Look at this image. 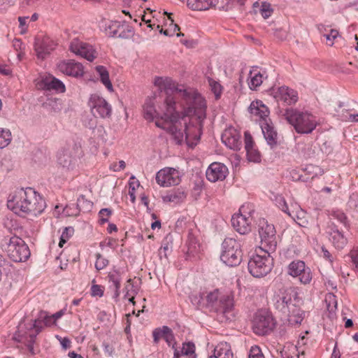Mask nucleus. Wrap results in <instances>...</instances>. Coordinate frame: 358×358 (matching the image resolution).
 Here are the masks:
<instances>
[{
    "label": "nucleus",
    "mask_w": 358,
    "mask_h": 358,
    "mask_svg": "<svg viewBox=\"0 0 358 358\" xmlns=\"http://www.w3.org/2000/svg\"><path fill=\"white\" fill-rule=\"evenodd\" d=\"M293 296H296V291L289 288L285 289L281 295H278L279 299L282 301L285 306H287V304H290L291 299H292Z\"/></svg>",
    "instance_id": "nucleus-42"
},
{
    "label": "nucleus",
    "mask_w": 358,
    "mask_h": 358,
    "mask_svg": "<svg viewBox=\"0 0 358 358\" xmlns=\"http://www.w3.org/2000/svg\"><path fill=\"white\" fill-rule=\"evenodd\" d=\"M73 232L74 229L73 227H65L62 234L59 245L62 247L63 244L69 240V238L73 235Z\"/></svg>",
    "instance_id": "nucleus-46"
},
{
    "label": "nucleus",
    "mask_w": 358,
    "mask_h": 358,
    "mask_svg": "<svg viewBox=\"0 0 358 358\" xmlns=\"http://www.w3.org/2000/svg\"><path fill=\"white\" fill-rule=\"evenodd\" d=\"M186 197L187 193L183 189H177L166 195L164 198V200L174 203H179L184 201Z\"/></svg>",
    "instance_id": "nucleus-35"
},
{
    "label": "nucleus",
    "mask_w": 358,
    "mask_h": 358,
    "mask_svg": "<svg viewBox=\"0 0 358 358\" xmlns=\"http://www.w3.org/2000/svg\"><path fill=\"white\" fill-rule=\"evenodd\" d=\"M338 36V31L335 29H331L329 34L325 35L327 41H331L329 45H332L334 44L332 40L335 39Z\"/></svg>",
    "instance_id": "nucleus-60"
},
{
    "label": "nucleus",
    "mask_w": 358,
    "mask_h": 358,
    "mask_svg": "<svg viewBox=\"0 0 358 358\" xmlns=\"http://www.w3.org/2000/svg\"><path fill=\"white\" fill-rule=\"evenodd\" d=\"M96 258L95 268L96 270H102L108 264V260L104 258L101 254L97 253Z\"/></svg>",
    "instance_id": "nucleus-49"
},
{
    "label": "nucleus",
    "mask_w": 358,
    "mask_h": 358,
    "mask_svg": "<svg viewBox=\"0 0 358 358\" xmlns=\"http://www.w3.org/2000/svg\"><path fill=\"white\" fill-rule=\"evenodd\" d=\"M245 149L246 150L247 157L250 162H259L261 155L259 152L254 148V141L251 134L248 131L245 132Z\"/></svg>",
    "instance_id": "nucleus-24"
},
{
    "label": "nucleus",
    "mask_w": 358,
    "mask_h": 358,
    "mask_svg": "<svg viewBox=\"0 0 358 358\" xmlns=\"http://www.w3.org/2000/svg\"><path fill=\"white\" fill-rule=\"evenodd\" d=\"M194 101L197 104V110L189 107L185 108L181 115L176 110L166 114L168 110L166 108L161 119L155 121L156 126L171 133L178 144L185 141L192 147L200 140L206 115H204L203 101L198 97Z\"/></svg>",
    "instance_id": "nucleus-1"
},
{
    "label": "nucleus",
    "mask_w": 358,
    "mask_h": 358,
    "mask_svg": "<svg viewBox=\"0 0 358 358\" xmlns=\"http://www.w3.org/2000/svg\"><path fill=\"white\" fill-rule=\"evenodd\" d=\"M164 338L169 346H171L174 350L177 349L176 348V342L173 331L167 326H164Z\"/></svg>",
    "instance_id": "nucleus-40"
},
{
    "label": "nucleus",
    "mask_w": 358,
    "mask_h": 358,
    "mask_svg": "<svg viewBox=\"0 0 358 358\" xmlns=\"http://www.w3.org/2000/svg\"><path fill=\"white\" fill-rule=\"evenodd\" d=\"M91 294L93 296H102L103 295L102 287L99 285H93L91 287Z\"/></svg>",
    "instance_id": "nucleus-56"
},
{
    "label": "nucleus",
    "mask_w": 358,
    "mask_h": 358,
    "mask_svg": "<svg viewBox=\"0 0 358 358\" xmlns=\"http://www.w3.org/2000/svg\"><path fill=\"white\" fill-rule=\"evenodd\" d=\"M172 25L173 26V32H171L168 29L164 30L163 29H160V33L163 34L165 36H172L176 32V30L177 31L180 30V27H179V26L178 24H172Z\"/></svg>",
    "instance_id": "nucleus-64"
},
{
    "label": "nucleus",
    "mask_w": 358,
    "mask_h": 358,
    "mask_svg": "<svg viewBox=\"0 0 358 358\" xmlns=\"http://www.w3.org/2000/svg\"><path fill=\"white\" fill-rule=\"evenodd\" d=\"M300 355H303L304 352H299L296 345H289L281 352L282 358H299Z\"/></svg>",
    "instance_id": "nucleus-37"
},
{
    "label": "nucleus",
    "mask_w": 358,
    "mask_h": 358,
    "mask_svg": "<svg viewBox=\"0 0 358 358\" xmlns=\"http://www.w3.org/2000/svg\"><path fill=\"white\" fill-rule=\"evenodd\" d=\"M109 282H112L114 287L120 288L121 276L120 273L115 271L108 274Z\"/></svg>",
    "instance_id": "nucleus-52"
},
{
    "label": "nucleus",
    "mask_w": 358,
    "mask_h": 358,
    "mask_svg": "<svg viewBox=\"0 0 358 358\" xmlns=\"http://www.w3.org/2000/svg\"><path fill=\"white\" fill-rule=\"evenodd\" d=\"M243 209L244 206H241L240 213L234 214L231 217L233 227L241 234H245L250 231L251 218L242 214Z\"/></svg>",
    "instance_id": "nucleus-19"
},
{
    "label": "nucleus",
    "mask_w": 358,
    "mask_h": 358,
    "mask_svg": "<svg viewBox=\"0 0 358 358\" xmlns=\"http://www.w3.org/2000/svg\"><path fill=\"white\" fill-rule=\"evenodd\" d=\"M208 83L211 91L215 96L216 99H218L220 97L222 91L221 85L213 78H208Z\"/></svg>",
    "instance_id": "nucleus-43"
},
{
    "label": "nucleus",
    "mask_w": 358,
    "mask_h": 358,
    "mask_svg": "<svg viewBox=\"0 0 358 358\" xmlns=\"http://www.w3.org/2000/svg\"><path fill=\"white\" fill-rule=\"evenodd\" d=\"M159 113L155 108L154 99L148 98L143 106V117L148 121L152 122L158 118Z\"/></svg>",
    "instance_id": "nucleus-29"
},
{
    "label": "nucleus",
    "mask_w": 358,
    "mask_h": 358,
    "mask_svg": "<svg viewBox=\"0 0 358 358\" xmlns=\"http://www.w3.org/2000/svg\"><path fill=\"white\" fill-rule=\"evenodd\" d=\"M350 257H351L352 264L355 265V268L358 271V251L357 250L351 251Z\"/></svg>",
    "instance_id": "nucleus-61"
},
{
    "label": "nucleus",
    "mask_w": 358,
    "mask_h": 358,
    "mask_svg": "<svg viewBox=\"0 0 358 358\" xmlns=\"http://www.w3.org/2000/svg\"><path fill=\"white\" fill-rule=\"evenodd\" d=\"M287 273L293 277H298L299 281L304 285L309 284L313 275L309 267L306 266L304 262L296 260L288 266Z\"/></svg>",
    "instance_id": "nucleus-14"
},
{
    "label": "nucleus",
    "mask_w": 358,
    "mask_h": 358,
    "mask_svg": "<svg viewBox=\"0 0 358 358\" xmlns=\"http://www.w3.org/2000/svg\"><path fill=\"white\" fill-rule=\"evenodd\" d=\"M248 358H265V357L261 348L255 345L250 348Z\"/></svg>",
    "instance_id": "nucleus-50"
},
{
    "label": "nucleus",
    "mask_w": 358,
    "mask_h": 358,
    "mask_svg": "<svg viewBox=\"0 0 358 358\" xmlns=\"http://www.w3.org/2000/svg\"><path fill=\"white\" fill-rule=\"evenodd\" d=\"M282 115L298 134H310L317 125L316 117L308 112L287 108Z\"/></svg>",
    "instance_id": "nucleus-4"
},
{
    "label": "nucleus",
    "mask_w": 358,
    "mask_h": 358,
    "mask_svg": "<svg viewBox=\"0 0 358 358\" xmlns=\"http://www.w3.org/2000/svg\"><path fill=\"white\" fill-rule=\"evenodd\" d=\"M103 347L105 353L107 354L109 357H112L113 355V352H114L113 347L107 343H103Z\"/></svg>",
    "instance_id": "nucleus-63"
},
{
    "label": "nucleus",
    "mask_w": 358,
    "mask_h": 358,
    "mask_svg": "<svg viewBox=\"0 0 358 358\" xmlns=\"http://www.w3.org/2000/svg\"><path fill=\"white\" fill-rule=\"evenodd\" d=\"M222 141L231 150H239L241 148V135L234 129H226L222 135Z\"/></svg>",
    "instance_id": "nucleus-20"
},
{
    "label": "nucleus",
    "mask_w": 358,
    "mask_h": 358,
    "mask_svg": "<svg viewBox=\"0 0 358 358\" xmlns=\"http://www.w3.org/2000/svg\"><path fill=\"white\" fill-rule=\"evenodd\" d=\"M275 324L271 314L266 310H260L255 313L252 322V329L256 334L263 336L272 331Z\"/></svg>",
    "instance_id": "nucleus-11"
},
{
    "label": "nucleus",
    "mask_w": 358,
    "mask_h": 358,
    "mask_svg": "<svg viewBox=\"0 0 358 358\" xmlns=\"http://www.w3.org/2000/svg\"><path fill=\"white\" fill-rule=\"evenodd\" d=\"M183 173L178 169L166 167L156 174V181L162 187L177 185L181 182Z\"/></svg>",
    "instance_id": "nucleus-12"
},
{
    "label": "nucleus",
    "mask_w": 358,
    "mask_h": 358,
    "mask_svg": "<svg viewBox=\"0 0 358 358\" xmlns=\"http://www.w3.org/2000/svg\"><path fill=\"white\" fill-rule=\"evenodd\" d=\"M93 203L87 200L83 195H80L77 199V207L80 211H89L92 208Z\"/></svg>",
    "instance_id": "nucleus-41"
},
{
    "label": "nucleus",
    "mask_w": 358,
    "mask_h": 358,
    "mask_svg": "<svg viewBox=\"0 0 358 358\" xmlns=\"http://www.w3.org/2000/svg\"><path fill=\"white\" fill-rule=\"evenodd\" d=\"M59 70L68 76L78 77L83 75V65L74 60L61 62L58 65Z\"/></svg>",
    "instance_id": "nucleus-22"
},
{
    "label": "nucleus",
    "mask_w": 358,
    "mask_h": 358,
    "mask_svg": "<svg viewBox=\"0 0 358 358\" xmlns=\"http://www.w3.org/2000/svg\"><path fill=\"white\" fill-rule=\"evenodd\" d=\"M306 312L298 306L285 315L288 318V322L292 325L300 324L305 317Z\"/></svg>",
    "instance_id": "nucleus-33"
},
{
    "label": "nucleus",
    "mask_w": 358,
    "mask_h": 358,
    "mask_svg": "<svg viewBox=\"0 0 358 358\" xmlns=\"http://www.w3.org/2000/svg\"><path fill=\"white\" fill-rule=\"evenodd\" d=\"M43 87L47 90H55L58 92H64V83L55 77H45L42 80Z\"/></svg>",
    "instance_id": "nucleus-27"
},
{
    "label": "nucleus",
    "mask_w": 358,
    "mask_h": 358,
    "mask_svg": "<svg viewBox=\"0 0 358 358\" xmlns=\"http://www.w3.org/2000/svg\"><path fill=\"white\" fill-rule=\"evenodd\" d=\"M7 253L10 259L15 262H25L30 256L29 247L21 238L14 236L10 238Z\"/></svg>",
    "instance_id": "nucleus-10"
},
{
    "label": "nucleus",
    "mask_w": 358,
    "mask_h": 358,
    "mask_svg": "<svg viewBox=\"0 0 358 358\" xmlns=\"http://www.w3.org/2000/svg\"><path fill=\"white\" fill-rule=\"evenodd\" d=\"M249 111L252 115L259 117V123L264 120H271L268 118L269 110L262 101H252L249 106Z\"/></svg>",
    "instance_id": "nucleus-25"
},
{
    "label": "nucleus",
    "mask_w": 358,
    "mask_h": 358,
    "mask_svg": "<svg viewBox=\"0 0 358 358\" xmlns=\"http://www.w3.org/2000/svg\"><path fill=\"white\" fill-rule=\"evenodd\" d=\"M259 234L261 238V248L262 250L266 253L274 252L277 246L274 226L269 224L265 220H260L259 224Z\"/></svg>",
    "instance_id": "nucleus-9"
},
{
    "label": "nucleus",
    "mask_w": 358,
    "mask_h": 358,
    "mask_svg": "<svg viewBox=\"0 0 358 358\" xmlns=\"http://www.w3.org/2000/svg\"><path fill=\"white\" fill-rule=\"evenodd\" d=\"M62 314V311H59L56 313L52 316H48L47 315L46 313H41L40 317L43 319L44 325L48 326L51 324L52 318H55L57 320L61 317Z\"/></svg>",
    "instance_id": "nucleus-53"
},
{
    "label": "nucleus",
    "mask_w": 358,
    "mask_h": 358,
    "mask_svg": "<svg viewBox=\"0 0 358 358\" xmlns=\"http://www.w3.org/2000/svg\"><path fill=\"white\" fill-rule=\"evenodd\" d=\"M250 83L249 85L250 89H256L257 87L260 86L263 82V75L256 69L250 71Z\"/></svg>",
    "instance_id": "nucleus-38"
},
{
    "label": "nucleus",
    "mask_w": 358,
    "mask_h": 358,
    "mask_svg": "<svg viewBox=\"0 0 358 358\" xmlns=\"http://www.w3.org/2000/svg\"><path fill=\"white\" fill-rule=\"evenodd\" d=\"M332 217L342 224L345 229H348L349 223L348 218L343 212L339 210L334 211L332 213Z\"/></svg>",
    "instance_id": "nucleus-44"
},
{
    "label": "nucleus",
    "mask_w": 358,
    "mask_h": 358,
    "mask_svg": "<svg viewBox=\"0 0 358 358\" xmlns=\"http://www.w3.org/2000/svg\"><path fill=\"white\" fill-rule=\"evenodd\" d=\"M112 215V210L110 208H102L99 212V223L103 224L106 222H108L109 220L110 216Z\"/></svg>",
    "instance_id": "nucleus-48"
},
{
    "label": "nucleus",
    "mask_w": 358,
    "mask_h": 358,
    "mask_svg": "<svg viewBox=\"0 0 358 358\" xmlns=\"http://www.w3.org/2000/svg\"><path fill=\"white\" fill-rule=\"evenodd\" d=\"M29 17H19L18 21L20 23V27L21 28V34H24L27 31V28L25 27L27 24V20Z\"/></svg>",
    "instance_id": "nucleus-59"
},
{
    "label": "nucleus",
    "mask_w": 358,
    "mask_h": 358,
    "mask_svg": "<svg viewBox=\"0 0 358 358\" xmlns=\"http://www.w3.org/2000/svg\"><path fill=\"white\" fill-rule=\"evenodd\" d=\"M217 0H187V6L193 10H206L216 5Z\"/></svg>",
    "instance_id": "nucleus-32"
},
{
    "label": "nucleus",
    "mask_w": 358,
    "mask_h": 358,
    "mask_svg": "<svg viewBox=\"0 0 358 358\" xmlns=\"http://www.w3.org/2000/svg\"><path fill=\"white\" fill-rule=\"evenodd\" d=\"M327 234L336 248L342 249L346 245L347 239L343 235V229H339L334 222H330L328 224Z\"/></svg>",
    "instance_id": "nucleus-17"
},
{
    "label": "nucleus",
    "mask_w": 358,
    "mask_h": 358,
    "mask_svg": "<svg viewBox=\"0 0 358 358\" xmlns=\"http://www.w3.org/2000/svg\"><path fill=\"white\" fill-rule=\"evenodd\" d=\"M195 345L192 342L184 343L181 350L175 349L173 358H196Z\"/></svg>",
    "instance_id": "nucleus-26"
},
{
    "label": "nucleus",
    "mask_w": 358,
    "mask_h": 358,
    "mask_svg": "<svg viewBox=\"0 0 358 358\" xmlns=\"http://www.w3.org/2000/svg\"><path fill=\"white\" fill-rule=\"evenodd\" d=\"M153 340L155 343H157L160 338H164V326L162 328H157L152 331Z\"/></svg>",
    "instance_id": "nucleus-57"
},
{
    "label": "nucleus",
    "mask_w": 358,
    "mask_h": 358,
    "mask_svg": "<svg viewBox=\"0 0 358 358\" xmlns=\"http://www.w3.org/2000/svg\"><path fill=\"white\" fill-rule=\"evenodd\" d=\"M260 12L264 19L269 17L273 13V9L271 8V4L267 2H263L262 3Z\"/></svg>",
    "instance_id": "nucleus-54"
},
{
    "label": "nucleus",
    "mask_w": 358,
    "mask_h": 358,
    "mask_svg": "<svg viewBox=\"0 0 358 358\" xmlns=\"http://www.w3.org/2000/svg\"><path fill=\"white\" fill-rule=\"evenodd\" d=\"M207 304L223 313L230 312L234 308V294L231 292L221 294L218 289L209 292L206 296Z\"/></svg>",
    "instance_id": "nucleus-7"
},
{
    "label": "nucleus",
    "mask_w": 358,
    "mask_h": 358,
    "mask_svg": "<svg viewBox=\"0 0 358 358\" xmlns=\"http://www.w3.org/2000/svg\"><path fill=\"white\" fill-rule=\"evenodd\" d=\"M203 299L201 294H192L190 296L191 302L196 306H199L201 303V300Z\"/></svg>",
    "instance_id": "nucleus-62"
},
{
    "label": "nucleus",
    "mask_w": 358,
    "mask_h": 358,
    "mask_svg": "<svg viewBox=\"0 0 358 358\" xmlns=\"http://www.w3.org/2000/svg\"><path fill=\"white\" fill-rule=\"evenodd\" d=\"M12 140L11 132L8 129L0 127V149L6 147Z\"/></svg>",
    "instance_id": "nucleus-39"
},
{
    "label": "nucleus",
    "mask_w": 358,
    "mask_h": 358,
    "mask_svg": "<svg viewBox=\"0 0 358 358\" xmlns=\"http://www.w3.org/2000/svg\"><path fill=\"white\" fill-rule=\"evenodd\" d=\"M275 301L274 303V306L275 309L281 312L282 314H285V313H287L288 306H285L278 296L275 298Z\"/></svg>",
    "instance_id": "nucleus-55"
},
{
    "label": "nucleus",
    "mask_w": 358,
    "mask_h": 358,
    "mask_svg": "<svg viewBox=\"0 0 358 358\" xmlns=\"http://www.w3.org/2000/svg\"><path fill=\"white\" fill-rule=\"evenodd\" d=\"M55 45V42L49 37H43V38L37 37L35 39L34 48L38 57L41 59L45 58L46 55L50 54L54 50Z\"/></svg>",
    "instance_id": "nucleus-21"
},
{
    "label": "nucleus",
    "mask_w": 358,
    "mask_h": 358,
    "mask_svg": "<svg viewBox=\"0 0 358 358\" xmlns=\"http://www.w3.org/2000/svg\"><path fill=\"white\" fill-rule=\"evenodd\" d=\"M209 358H234V355L229 344L221 343L215 348L213 355Z\"/></svg>",
    "instance_id": "nucleus-30"
},
{
    "label": "nucleus",
    "mask_w": 358,
    "mask_h": 358,
    "mask_svg": "<svg viewBox=\"0 0 358 358\" xmlns=\"http://www.w3.org/2000/svg\"><path fill=\"white\" fill-rule=\"evenodd\" d=\"M273 259L269 253L255 255L248 262V268L250 273L255 278H262L271 271Z\"/></svg>",
    "instance_id": "nucleus-8"
},
{
    "label": "nucleus",
    "mask_w": 358,
    "mask_h": 358,
    "mask_svg": "<svg viewBox=\"0 0 358 358\" xmlns=\"http://www.w3.org/2000/svg\"><path fill=\"white\" fill-rule=\"evenodd\" d=\"M243 252L240 241L226 238L222 244L221 261L229 266H236L242 261Z\"/></svg>",
    "instance_id": "nucleus-6"
},
{
    "label": "nucleus",
    "mask_w": 358,
    "mask_h": 358,
    "mask_svg": "<svg viewBox=\"0 0 358 358\" xmlns=\"http://www.w3.org/2000/svg\"><path fill=\"white\" fill-rule=\"evenodd\" d=\"M325 301L327 303V309L329 312H334L337 308V301L336 296L331 293L326 296Z\"/></svg>",
    "instance_id": "nucleus-45"
},
{
    "label": "nucleus",
    "mask_w": 358,
    "mask_h": 358,
    "mask_svg": "<svg viewBox=\"0 0 358 358\" xmlns=\"http://www.w3.org/2000/svg\"><path fill=\"white\" fill-rule=\"evenodd\" d=\"M41 320H35L34 322L31 320L29 323L20 324L17 331L14 334L13 338L18 342H24L29 352L34 355V343L37 334L41 331L42 325Z\"/></svg>",
    "instance_id": "nucleus-5"
},
{
    "label": "nucleus",
    "mask_w": 358,
    "mask_h": 358,
    "mask_svg": "<svg viewBox=\"0 0 358 358\" xmlns=\"http://www.w3.org/2000/svg\"><path fill=\"white\" fill-rule=\"evenodd\" d=\"M155 85L159 87L161 92H164L166 96L164 100L165 108H167L168 113L175 111L176 108V94H178L186 103V108L192 107L194 110H197L196 98L200 97L204 103V115H206V101L201 95L192 89L180 88L176 86L173 80L170 78L157 77L155 79Z\"/></svg>",
    "instance_id": "nucleus-3"
},
{
    "label": "nucleus",
    "mask_w": 358,
    "mask_h": 358,
    "mask_svg": "<svg viewBox=\"0 0 358 358\" xmlns=\"http://www.w3.org/2000/svg\"><path fill=\"white\" fill-rule=\"evenodd\" d=\"M70 50L90 62H92L97 56V52L90 44L74 38L69 45Z\"/></svg>",
    "instance_id": "nucleus-16"
},
{
    "label": "nucleus",
    "mask_w": 358,
    "mask_h": 358,
    "mask_svg": "<svg viewBox=\"0 0 358 358\" xmlns=\"http://www.w3.org/2000/svg\"><path fill=\"white\" fill-rule=\"evenodd\" d=\"M106 34L110 37L127 39L134 34V30L129 25L118 21H111L105 28Z\"/></svg>",
    "instance_id": "nucleus-15"
},
{
    "label": "nucleus",
    "mask_w": 358,
    "mask_h": 358,
    "mask_svg": "<svg viewBox=\"0 0 358 358\" xmlns=\"http://www.w3.org/2000/svg\"><path fill=\"white\" fill-rule=\"evenodd\" d=\"M264 137L271 148L278 145V133L271 120H264L259 123Z\"/></svg>",
    "instance_id": "nucleus-23"
},
{
    "label": "nucleus",
    "mask_w": 358,
    "mask_h": 358,
    "mask_svg": "<svg viewBox=\"0 0 358 358\" xmlns=\"http://www.w3.org/2000/svg\"><path fill=\"white\" fill-rule=\"evenodd\" d=\"M131 279H129L127 280V285L125 286V289L127 291L125 296L137 293L136 289L134 288V285L131 283Z\"/></svg>",
    "instance_id": "nucleus-58"
},
{
    "label": "nucleus",
    "mask_w": 358,
    "mask_h": 358,
    "mask_svg": "<svg viewBox=\"0 0 358 358\" xmlns=\"http://www.w3.org/2000/svg\"><path fill=\"white\" fill-rule=\"evenodd\" d=\"M58 164L64 168L70 169L74 164L75 159L69 149L62 148L57 154Z\"/></svg>",
    "instance_id": "nucleus-28"
},
{
    "label": "nucleus",
    "mask_w": 358,
    "mask_h": 358,
    "mask_svg": "<svg viewBox=\"0 0 358 358\" xmlns=\"http://www.w3.org/2000/svg\"><path fill=\"white\" fill-rule=\"evenodd\" d=\"M96 71L98 73L101 82L110 92L113 91V85L109 78V73L106 68L103 66H96Z\"/></svg>",
    "instance_id": "nucleus-34"
},
{
    "label": "nucleus",
    "mask_w": 358,
    "mask_h": 358,
    "mask_svg": "<svg viewBox=\"0 0 358 358\" xmlns=\"http://www.w3.org/2000/svg\"><path fill=\"white\" fill-rule=\"evenodd\" d=\"M280 95V99L288 105H292L297 101V92L289 87H281L278 90Z\"/></svg>",
    "instance_id": "nucleus-31"
},
{
    "label": "nucleus",
    "mask_w": 358,
    "mask_h": 358,
    "mask_svg": "<svg viewBox=\"0 0 358 358\" xmlns=\"http://www.w3.org/2000/svg\"><path fill=\"white\" fill-rule=\"evenodd\" d=\"M7 206L20 216L36 217L41 214L46 208L43 197L31 187L22 188L10 195L7 201Z\"/></svg>",
    "instance_id": "nucleus-2"
},
{
    "label": "nucleus",
    "mask_w": 358,
    "mask_h": 358,
    "mask_svg": "<svg viewBox=\"0 0 358 358\" xmlns=\"http://www.w3.org/2000/svg\"><path fill=\"white\" fill-rule=\"evenodd\" d=\"M228 168L222 163L213 162L206 171V178L213 182L223 180L228 174Z\"/></svg>",
    "instance_id": "nucleus-18"
},
{
    "label": "nucleus",
    "mask_w": 358,
    "mask_h": 358,
    "mask_svg": "<svg viewBox=\"0 0 358 358\" xmlns=\"http://www.w3.org/2000/svg\"><path fill=\"white\" fill-rule=\"evenodd\" d=\"M89 106L94 117L107 118L111 116V106L103 97L97 94L91 95Z\"/></svg>",
    "instance_id": "nucleus-13"
},
{
    "label": "nucleus",
    "mask_w": 358,
    "mask_h": 358,
    "mask_svg": "<svg viewBox=\"0 0 358 358\" xmlns=\"http://www.w3.org/2000/svg\"><path fill=\"white\" fill-rule=\"evenodd\" d=\"M278 206L281 209L282 211L287 213L292 219H294V215L291 213L289 210L288 206L282 196L277 197L276 199Z\"/></svg>",
    "instance_id": "nucleus-47"
},
{
    "label": "nucleus",
    "mask_w": 358,
    "mask_h": 358,
    "mask_svg": "<svg viewBox=\"0 0 358 358\" xmlns=\"http://www.w3.org/2000/svg\"><path fill=\"white\" fill-rule=\"evenodd\" d=\"M43 106L50 113H54L59 112L62 108V101L59 99H49L43 103Z\"/></svg>",
    "instance_id": "nucleus-36"
},
{
    "label": "nucleus",
    "mask_w": 358,
    "mask_h": 358,
    "mask_svg": "<svg viewBox=\"0 0 358 358\" xmlns=\"http://www.w3.org/2000/svg\"><path fill=\"white\" fill-rule=\"evenodd\" d=\"M302 299L298 296V293L296 292V296H293L292 299H291L290 304H287V313L292 310L295 309L298 306H300L302 304ZM287 313H285L284 315H286Z\"/></svg>",
    "instance_id": "nucleus-51"
}]
</instances>
